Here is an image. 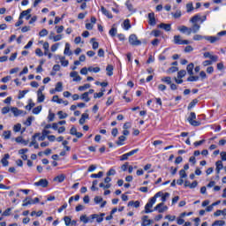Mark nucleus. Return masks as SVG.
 <instances>
[{
  "instance_id": "f257e3e1",
  "label": "nucleus",
  "mask_w": 226,
  "mask_h": 226,
  "mask_svg": "<svg viewBox=\"0 0 226 226\" xmlns=\"http://www.w3.org/2000/svg\"><path fill=\"white\" fill-rule=\"evenodd\" d=\"M195 119H197V115L195 114V112H191L190 116L187 118L188 123L192 126H200V122H199Z\"/></svg>"
},
{
  "instance_id": "f03ea898",
  "label": "nucleus",
  "mask_w": 226,
  "mask_h": 226,
  "mask_svg": "<svg viewBox=\"0 0 226 226\" xmlns=\"http://www.w3.org/2000/svg\"><path fill=\"white\" fill-rule=\"evenodd\" d=\"M129 43L130 45H132L133 47H139V45H142V41L139 40L137 35L135 34H132L129 36Z\"/></svg>"
},
{
  "instance_id": "7ed1b4c3",
  "label": "nucleus",
  "mask_w": 226,
  "mask_h": 226,
  "mask_svg": "<svg viewBox=\"0 0 226 226\" xmlns=\"http://www.w3.org/2000/svg\"><path fill=\"white\" fill-rule=\"evenodd\" d=\"M38 202H40V199L39 198H34V200L29 199V198H26L23 200L22 207H26L27 206H31L32 204H38Z\"/></svg>"
},
{
  "instance_id": "20e7f679",
  "label": "nucleus",
  "mask_w": 226,
  "mask_h": 226,
  "mask_svg": "<svg viewBox=\"0 0 226 226\" xmlns=\"http://www.w3.org/2000/svg\"><path fill=\"white\" fill-rule=\"evenodd\" d=\"M168 210H169V207L165 206V204L163 203L157 204L154 208V211H158V213H165V211H168Z\"/></svg>"
},
{
  "instance_id": "39448f33",
  "label": "nucleus",
  "mask_w": 226,
  "mask_h": 226,
  "mask_svg": "<svg viewBox=\"0 0 226 226\" xmlns=\"http://www.w3.org/2000/svg\"><path fill=\"white\" fill-rule=\"evenodd\" d=\"M40 132H37L33 136V139L29 144V147H33L34 146V149H40V145H38V142L36 141V138L40 137Z\"/></svg>"
},
{
  "instance_id": "423d86ee",
  "label": "nucleus",
  "mask_w": 226,
  "mask_h": 226,
  "mask_svg": "<svg viewBox=\"0 0 226 226\" xmlns=\"http://www.w3.org/2000/svg\"><path fill=\"white\" fill-rule=\"evenodd\" d=\"M55 59L56 60H59L60 61V63H61V64L64 67V68H66V66H68L69 64H70V62L68 61V60H66V57L65 56H61V55H56V56H55Z\"/></svg>"
},
{
  "instance_id": "0eeeda50",
  "label": "nucleus",
  "mask_w": 226,
  "mask_h": 226,
  "mask_svg": "<svg viewBox=\"0 0 226 226\" xmlns=\"http://www.w3.org/2000/svg\"><path fill=\"white\" fill-rule=\"evenodd\" d=\"M103 216H105L104 213H102L100 215H98V214H94L90 215V218L92 222L96 220L97 223H102V222H103Z\"/></svg>"
},
{
  "instance_id": "6e6552de",
  "label": "nucleus",
  "mask_w": 226,
  "mask_h": 226,
  "mask_svg": "<svg viewBox=\"0 0 226 226\" xmlns=\"http://www.w3.org/2000/svg\"><path fill=\"white\" fill-rule=\"evenodd\" d=\"M177 30L184 34H186L187 36H190V34H192V28H189L186 26H180L177 27Z\"/></svg>"
},
{
  "instance_id": "1a4fd4ad",
  "label": "nucleus",
  "mask_w": 226,
  "mask_h": 226,
  "mask_svg": "<svg viewBox=\"0 0 226 226\" xmlns=\"http://www.w3.org/2000/svg\"><path fill=\"white\" fill-rule=\"evenodd\" d=\"M34 186H41V188H47L49 186V181L45 178L40 179L38 182H35Z\"/></svg>"
},
{
  "instance_id": "9d476101",
  "label": "nucleus",
  "mask_w": 226,
  "mask_h": 226,
  "mask_svg": "<svg viewBox=\"0 0 226 226\" xmlns=\"http://www.w3.org/2000/svg\"><path fill=\"white\" fill-rule=\"evenodd\" d=\"M203 57H205V59H210V61L218 62V56L212 55L211 52H205Z\"/></svg>"
},
{
  "instance_id": "9b49d317",
  "label": "nucleus",
  "mask_w": 226,
  "mask_h": 226,
  "mask_svg": "<svg viewBox=\"0 0 226 226\" xmlns=\"http://www.w3.org/2000/svg\"><path fill=\"white\" fill-rule=\"evenodd\" d=\"M220 36L222 35H218V34L217 36H204V40H207L210 43H216V41H220Z\"/></svg>"
},
{
  "instance_id": "f8f14e48",
  "label": "nucleus",
  "mask_w": 226,
  "mask_h": 226,
  "mask_svg": "<svg viewBox=\"0 0 226 226\" xmlns=\"http://www.w3.org/2000/svg\"><path fill=\"white\" fill-rule=\"evenodd\" d=\"M141 226H149L153 223V220H150L148 215H144L141 218Z\"/></svg>"
},
{
  "instance_id": "ddd939ff",
  "label": "nucleus",
  "mask_w": 226,
  "mask_h": 226,
  "mask_svg": "<svg viewBox=\"0 0 226 226\" xmlns=\"http://www.w3.org/2000/svg\"><path fill=\"white\" fill-rule=\"evenodd\" d=\"M70 77H72L73 79V82H80L82 80V78L79 75V72L76 71H73L70 73Z\"/></svg>"
},
{
  "instance_id": "4468645a",
  "label": "nucleus",
  "mask_w": 226,
  "mask_h": 226,
  "mask_svg": "<svg viewBox=\"0 0 226 226\" xmlns=\"http://www.w3.org/2000/svg\"><path fill=\"white\" fill-rule=\"evenodd\" d=\"M148 24L150 26H156V18H154V12L148 13Z\"/></svg>"
},
{
  "instance_id": "2eb2a0df",
  "label": "nucleus",
  "mask_w": 226,
  "mask_h": 226,
  "mask_svg": "<svg viewBox=\"0 0 226 226\" xmlns=\"http://www.w3.org/2000/svg\"><path fill=\"white\" fill-rule=\"evenodd\" d=\"M153 203H151V201H148L147 204H146V206H145V211H144V213L146 214V215H149V213H153V211H154V210H153V209H151L152 207H153Z\"/></svg>"
},
{
  "instance_id": "dca6fc26",
  "label": "nucleus",
  "mask_w": 226,
  "mask_h": 226,
  "mask_svg": "<svg viewBox=\"0 0 226 226\" xmlns=\"http://www.w3.org/2000/svg\"><path fill=\"white\" fill-rule=\"evenodd\" d=\"M158 27H160V29H163L164 31H167V32H169L172 29L170 24H165V23H161L160 25H158Z\"/></svg>"
},
{
  "instance_id": "f3484780",
  "label": "nucleus",
  "mask_w": 226,
  "mask_h": 226,
  "mask_svg": "<svg viewBox=\"0 0 226 226\" xmlns=\"http://www.w3.org/2000/svg\"><path fill=\"white\" fill-rule=\"evenodd\" d=\"M101 11L102 13H103L105 15V17H107L108 19H112V13H110V11H109L107 9H105V7L102 6L101 7Z\"/></svg>"
},
{
  "instance_id": "a211bd4d",
  "label": "nucleus",
  "mask_w": 226,
  "mask_h": 226,
  "mask_svg": "<svg viewBox=\"0 0 226 226\" xmlns=\"http://www.w3.org/2000/svg\"><path fill=\"white\" fill-rule=\"evenodd\" d=\"M10 158V154H5L4 157L1 160V163L2 165H4V167H8L9 162L8 160Z\"/></svg>"
},
{
  "instance_id": "6ab92c4d",
  "label": "nucleus",
  "mask_w": 226,
  "mask_h": 226,
  "mask_svg": "<svg viewBox=\"0 0 226 226\" xmlns=\"http://www.w3.org/2000/svg\"><path fill=\"white\" fill-rule=\"evenodd\" d=\"M64 54V56H72V54H73L72 52V50L70 49V43H68V42L65 43Z\"/></svg>"
},
{
  "instance_id": "aec40b11",
  "label": "nucleus",
  "mask_w": 226,
  "mask_h": 226,
  "mask_svg": "<svg viewBox=\"0 0 226 226\" xmlns=\"http://www.w3.org/2000/svg\"><path fill=\"white\" fill-rule=\"evenodd\" d=\"M128 207H140V201L139 200H136V201H133V200H131L128 202Z\"/></svg>"
},
{
  "instance_id": "412c9836",
  "label": "nucleus",
  "mask_w": 226,
  "mask_h": 226,
  "mask_svg": "<svg viewBox=\"0 0 226 226\" xmlns=\"http://www.w3.org/2000/svg\"><path fill=\"white\" fill-rule=\"evenodd\" d=\"M80 222H82L83 223H93V220H89V218L87 217V215H83L79 217Z\"/></svg>"
},
{
  "instance_id": "4be33fe9",
  "label": "nucleus",
  "mask_w": 226,
  "mask_h": 226,
  "mask_svg": "<svg viewBox=\"0 0 226 226\" xmlns=\"http://www.w3.org/2000/svg\"><path fill=\"white\" fill-rule=\"evenodd\" d=\"M106 71H107V75L109 77H112V75H114V67L111 65V64H109L107 67H106Z\"/></svg>"
},
{
  "instance_id": "5701e85b",
  "label": "nucleus",
  "mask_w": 226,
  "mask_h": 226,
  "mask_svg": "<svg viewBox=\"0 0 226 226\" xmlns=\"http://www.w3.org/2000/svg\"><path fill=\"white\" fill-rule=\"evenodd\" d=\"M123 26H124L123 27L125 31L132 29V25L130 24V19H124Z\"/></svg>"
},
{
  "instance_id": "b1692460",
  "label": "nucleus",
  "mask_w": 226,
  "mask_h": 226,
  "mask_svg": "<svg viewBox=\"0 0 226 226\" xmlns=\"http://www.w3.org/2000/svg\"><path fill=\"white\" fill-rule=\"evenodd\" d=\"M193 68H195L193 63H191L187 65L186 70L189 75H193Z\"/></svg>"
},
{
  "instance_id": "393cba45",
  "label": "nucleus",
  "mask_w": 226,
  "mask_h": 226,
  "mask_svg": "<svg viewBox=\"0 0 226 226\" xmlns=\"http://www.w3.org/2000/svg\"><path fill=\"white\" fill-rule=\"evenodd\" d=\"M125 6L129 10V11H132L133 13H135V8H133V4H132V3H130V0H127L125 2Z\"/></svg>"
},
{
  "instance_id": "a878e982",
  "label": "nucleus",
  "mask_w": 226,
  "mask_h": 226,
  "mask_svg": "<svg viewBox=\"0 0 226 226\" xmlns=\"http://www.w3.org/2000/svg\"><path fill=\"white\" fill-rule=\"evenodd\" d=\"M182 41H183V40H181V35H175L174 36L173 43H175V45H181Z\"/></svg>"
},
{
  "instance_id": "bb28decb",
  "label": "nucleus",
  "mask_w": 226,
  "mask_h": 226,
  "mask_svg": "<svg viewBox=\"0 0 226 226\" xmlns=\"http://www.w3.org/2000/svg\"><path fill=\"white\" fill-rule=\"evenodd\" d=\"M31 11H33L32 9H27L26 11H23L19 15V19H24V17H27V15L31 14Z\"/></svg>"
},
{
  "instance_id": "cd10ccee",
  "label": "nucleus",
  "mask_w": 226,
  "mask_h": 226,
  "mask_svg": "<svg viewBox=\"0 0 226 226\" xmlns=\"http://www.w3.org/2000/svg\"><path fill=\"white\" fill-rule=\"evenodd\" d=\"M64 179H66V177L63 174L58 175L57 177H56L54 178V181H57L58 183H63V181H64Z\"/></svg>"
},
{
  "instance_id": "c85d7f7f",
  "label": "nucleus",
  "mask_w": 226,
  "mask_h": 226,
  "mask_svg": "<svg viewBox=\"0 0 226 226\" xmlns=\"http://www.w3.org/2000/svg\"><path fill=\"white\" fill-rule=\"evenodd\" d=\"M56 93H61L63 91V82L59 81L56 84L55 87Z\"/></svg>"
},
{
  "instance_id": "c756f323",
  "label": "nucleus",
  "mask_w": 226,
  "mask_h": 226,
  "mask_svg": "<svg viewBox=\"0 0 226 226\" xmlns=\"http://www.w3.org/2000/svg\"><path fill=\"white\" fill-rule=\"evenodd\" d=\"M192 33H199V31L200 30V25L197 24V23H194L193 26H192Z\"/></svg>"
},
{
  "instance_id": "7c9ffc66",
  "label": "nucleus",
  "mask_w": 226,
  "mask_h": 226,
  "mask_svg": "<svg viewBox=\"0 0 226 226\" xmlns=\"http://www.w3.org/2000/svg\"><path fill=\"white\" fill-rule=\"evenodd\" d=\"M124 140H126V136H120L118 137V140L117 141V146H123L124 144Z\"/></svg>"
},
{
  "instance_id": "2f4dec72",
  "label": "nucleus",
  "mask_w": 226,
  "mask_h": 226,
  "mask_svg": "<svg viewBox=\"0 0 226 226\" xmlns=\"http://www.w3.org/2000/svg\"><path fill=\"white\" fill-rule=\"evenodd\" d=\"M38 103H43L45 102V95L43 94H37Z\"/></svg>"
},
{
  "instance_id": "473e14b6",
  "label": "nucleus",
  "mask_w": 226,
  "mask_h": 226,
  "mask_svg": "<svg viewBox=\"0 0 226 226\" xmlns=\"http://www.w3.org/2000/svg\"><path fill=\"white\" fill-rule=\"evenodd\" d=\"M81 100H84V102H86L87 103L88 102H90V98H89V93L85 92L82 95H81Z\"/></svg>"
},
{
  "instance_id": "72a5a7b5",
  "label": "nucleus",
  "mask_w": 226,
  "mask_h": 226,
  "mask_svg": "<svg viewBox=\"0 0 226 226\" xmlns=\"http://www.w3.org/2000/svg\"><path fill=\"white\" fill-rule=\"evenodd\" d=\"M198 103H199V100L197 99L192 100L188 105V110H191V109H193V107H195V105Z\"/></svg>"
},
{
  "instance_id": "f704fd0d",
  "label": "nucleus",
  "mask_w": 226,
  "mask_h": 226,
  "mask_svg": "<svg viewBox=\"0 0 226 226\" xmlns=\"http://www.w3.org/2000/svg\"><path fill=\"white\" fill-rule=\"evenodd\" d=\"M169 197H170V193L169 192H165L162 196V203L161 204H165V202H167V199H169Z\"/></svg>"
},
{
  "instance_id": "c9c22d12",
  "label": "nucleus",
  "mask_w": 226,
  "mask_h": 226,
  "mask_svg": "<svg viewBox=\"0 0 226 226\" xmlns=\"http://www.w3.org/2000/svg\"><path fill=\"white\" fill-rule=\"evenodd\" d=\"M11 110L15 117L20 116V114H22V110L18 109L17 108H11Z\"/></svg>"
},
{
  "instance_id": "e433bc0d",
  "label": "nucleus",
  "mask_w": 226,
  "mask_h": 226,
  "mask_svg": "<svg viewBox=\"0 0 226 226\" xmlns=\"http://www.w3.org/2000/svg\"><path fill=\"white\" fill-rule=\"evenodd\" d=\"M3 137L5 139V140H8L11 137V131H4L3 133Z\"/></svg>"
},
{
  "instance_id": "4c0bfd02",
  "label": "nucleus",
  "mask_w": 226,
  "mask_h": 226,
  "mask_svg": "<svg viewBox=\"0 0 226 226\" xmlns=\"http://www.w3.org/2000/svg\"><path fill=\"white\" fill-rule=\"evenodd\" d=\"M90 41L92 43V49L94 50H96V49H98V47H100V44L98 43V41H94V38H92Z\"/></svg>"
},
{
  "instance_id": "58836bf2",
  "label": "nucleus",
  "mask_w": 226,
  "mask_h": 226,
  "mask_svg": "<svg viewBox=\"0 0 226 226\" xmlns=\"http://www.w3.org/2000/svg\"><path fill=\"white\" fill-rule=\"evenodd\" d=\"M57 116L59 119H66V117H68V114L63 111H58Z\"/></svg>"
},
{
  "instance_id": "ea45409f",
  "label": "nucleus",
  "mask_w": 226,
  "mask_h": 226,
  "mask_svg": "<svg viewBox=\"0 0 226 226\" xmlns=\"http://www.w3.org/2000/svg\"><path fill=\"white\" fill-rule=\"evenodd\" d=\"M199 79V76L190 75V77L187 79V82H197Z\"/></svg>"
},
{
  "instance_id": "a19ab883",
  "label": "nucleus",
  "mask_w": 226,
  "mask_h": 226,
  "mask_svg": "<svg viewBox=\"0 0 226 226\" xmlns=\"http://www.w3.org/2000/svg\"><path fill=\"white\" fill-rule=\"evenodd\" d=\"M223 225H225V221H222V220L215 221L212 224V226H223Z\"/></svg>"
},
{
  "instance_id": "79ce46f5",
  "label": "nucleus",
  "mask_w": 226,
  "mask_h": 226,
  "mask_svg": "<svg viewBox=\"0 0 226 226\" xmlns=\"http://www.w3.org/2000/svg\"><path fill=\"white\" fill-rule=\"evenodd\" d=\"M91 87L90 84H85L84 86L79 87L78 90L79 91H86V89H89Z\"/></svg>"
},
{
  "instance_id": "37998d69",
  "label": "nucleus",
  "mask_w": 226,
  "mask_h": 226,
  "mask_svg": "<svg viewBox=\"0 0 226 226\" xmlns=\"http://www.w3.org/2000/svg\"><path fill=\"white\" fill-rule=\"evenodd\" d=\"M215 63V61L212 60H205L202 62V66L206 67V66H211V64H213Z\"/></svg>"
},
{
  "instance_id": "c03bdc74",
  "label": "nucleus",
  "mask_w": 226,
  "mask_h": 226,
  "mask_svg": "<svg viewBox=\"0 0 226 226\" xmlns=\"http://www.w3.org/2000/svg\"><path fill=\"white\" fill-rule=\"evenodd\" d=\"M199 20H200V17L195 15L190 19V22H192V24H197Z\"/></svg>"
},
{
  "instance_id": "a18cd8bd",
  "label": "nucleus",
  "mask_w": 226,
  "mask_h": 226,
  "mask_svg": "<svg viewBox=\"0 0 226 226\" xmlns=\"http://www.w3.org/2000/svg\"><path fill=\"white\" fill-rule=\"evenodd\" d=\"M33 114L38 115L41 112V106H37L32 110Z\"/></svg>"
},
{
  "instance_id": "49530a36",
  "label": "nucleus",
  "mask_w": 226,
  "mask_h": 226,
  "mask_svg": "<svg viewBox=\"0 0 226 226\" xmlns=\"http://www.w3.org/2000/svg\"><path fill=\"white\" fill-rule=\"evenodd\" d=\"M21 129H22V124H17L13 126V132H15L16 133H18V132H20Z\"/></svg>"
},
{
  "instance_id": "de8ad7c7",
  "label": "nucleus",
  "mask_w": 226,
  "mask_h": 226,
  "mask_svg": "<svg viewBox=\"0 0 226 226\" xmlns=\"http://www.w3.org/2000/svg\"><path fill=\"white\" fill-rule=\"evenodd\" d=\"M102 176H103V171H100L98 174H92L91 177L93 179H96V178L102 177Z\"/></svg>"
},
{
  "instance_id": "09e8293b",
  "label": "nucleus",
  "mask_w": 226,
  "mask_h": 226,
  "mask_svg": "<svg viewBox=\"0 0 226 226\" xmlns=\"http://www.w3.org/2000/svg\"><path fill=\"white\" fill-rule=\"evenodd\" d=\"M100 188H103V190H109V188H110V186H112L111 184H103V183H101L99 185Z\"/></svg>"
},
{
  "instance_id": "8fccbe9b",
  "label": "nucleus",
  "mask_w": 226,
  "mask_h": 226,
  "mask_svg": "<svg viewBox=\"0 0 226 226\" xmlns=\"http://www.w3.org/2000/svg\"><path fill=\"white\" fill-rule=\"evenodd\" d=\"M55 117H56V114L51 113V112L49 111V116H48V121H49V123H52V121H54Z\"/></svg>"
},
{
  "instance_id": "3c124183",
  "label": "nucleus",
  "mask_w": 226,
  "mask_h": 226,
  "mask_svg": "<svg viewBox=\"0 0 226 226\" xmlns=\"http://www.w3.org/2000/svg\"><path fill=\"white\" fill-rule=\"evenodd\" d=\"M186 75V71L181 70L177 72V79H183Z\"/></svg>"
},
{
  "instance_id": "603ef678",
  "label": "nucleus",
  "mask_w": 226,
  "mask_h": 226,
  "mask_svg": "<svg viewBox=\"0 0 226 226\" xmlns=\"http://www.w3.org/2000/svg\"><path fill=\"white\" fill-rule=\"evenodd\" d=\"M109 33L110 36L114 37V36H116V34H117V28L112 27V28L109 30Z\"/></svg>"
},
{
  "instance_id": "864d4df0",
  "label": "nucleus",
  "mask_w": 226,
  "mask_h": 226,
  "mask_svg": "<svg viewBox=\"0 0 226 226\" xmlns=\"http://www.w3.org/2000/svg\"><path fill=\"white\" fill-rule=\"evenodd\" d=\"M162 81L166 84H172V79L170 77H164L162 79Z\"/></svg>"
},
{
  "instance_id": "5fc2aeb1",
  "label": "nucleus",
  "mask_w": 226,
  "mask_h": 226,
  "mask_svg": "<svg viewBox=\"0 0 226 226\" xmlns=\"http://www.w3.org/2000/svg\"><path fill=\"white\" fill-rule=\"evenodd\" d=\"M215 167H216V169L222 170L223 169V162H222V161H217L215 162Z\"/></svg>"
},
{
  "instance_id": "6e6d98bb",
  "label": "nucleus",
  "mask_w": 226,
  "mask_h": 226,
  "mask_svg": "<svg viewBox=\"0 0 226 226\" xmlns=\"http://www.w3.org/2000/svg\"><path fill=\"white\" fill-rule=\"evenodd\" d=\"M49 34V31L45 28H43L40 33L39 35L43 38L44 36H47Z\"/></svg>"
},
{
  "instance_id": "4d7b16f0",
  "label": "nucleus",
  "mask_w": 226,
  "mask_h": 226,
  "mask_svg": "<svg viewBox=\"0 0 226 226\" xmlns=\"http://www.w3.org/2000/svg\"><path fill=\"white\" fill-rule=\"evenodd\" d=\"M33 119H34V117H29L26 121L25 122L26 126H31L32 123H33Z\"/></svg>"
},
{
  "instance_id": "13d9d810",
  "label": "nucleus",
  "mask_w": 226,
  "mask_h": 226,
  "mask_svg": "<svg viewBox=\"0 0 226 226\" xmlns=\"http://www.w3.org/2000/svg\"><path fill=\"white\" fill-rule=\"evenodd\" d=\"M179 176L181 179H185L188 175H186V171L185 170H180Z\"/></svg>"
},
{
  "instance_id": "bf43d9fd",
  "label": "nucleus",
  "mask_w": 226,
  "mask_h": 226,
  "mask_svg": "<svg viewBox=\"0 0 226 226\" xmlns=\"http://www.w3.org/2000/svg\"><path fill=\"white\" fill-rule=\"evenodd\" d=\"M193 40H194V41H200V40H204V36H202L200 34H195L193 36Z\"/></svg>"
},
{
  "instance_id": "052dcab7",
  "label": "nucleus",
  "mask_w": 226,
  "mask_h": 226,
  "mask_svg": "<svg viewBox=\"0 0 226 226\" xmlns=\"http://www.w3.org/2000/svg\"><path fill=\"white\" fill-rule=\"evenodd\" d=\"M165 220H169V222H174L176 220V215H167L165 216Z\"/></svg>"
},
{
  "instance_id": "680f3d73",
  "label": "nucleus",
  "mask_w": 226,
  "mask_h": 226,
  "mask_svg": "<svg viewBox=\"0 0 226 226\" xmlns=\"http://www.w3.org/2000/svg\"><path fill=\"white\" fill-rule=\"evenodd\" d=\"M186 8H187V13H190V11H193V4L192 3L187 4Z\"/></svg>"
},
{
  "instance_id": "e2e57ef3",
  "label": "nucleus",
  "mask_w": 226,
  "mask_h": 226,
  "mask_svg": "<svg viewBox=\"0 0 226 226\" xmlns=\"http://www.w3.org/2000/svg\"><path fill=\"white\" fill-rule=\"evenodd\" d=\"M26 93H27V91H26V90L19 91V94L18 96L19 100H22V98H24V96H26Z\"/></svg>"
},
{
  "instance_id": "0e129e2a",
  "label": "nucleus",
  "mask_w": 226,
  "mask_h": 226,
  "mask_svg": "<svg viewBox=\"0 0 226 226\" xmlns=\"http://www.w3.org/2000/svg\"><path fill=\"white\" fill-rule=\"evenodd\" d=\"M34 107V102L32 100L29 101V104L26 106V110H31Z\"/></svg>"
},
{
  "instance_id": "69168bd1",
  "label": "nucleus",
  "mask_w": 226,
  "mask_h": 226,
  "mask_svg": "<svg viewBox=\"0 0 226 226\" xmlns=\"http://www.w3.org/2000/svg\"><path fill=\"white\" fill-rule=\"evenodd\" d=\"M182 13L181 11H177L175 13H172V16L174 17V19H180Z\"/></svg>"
},
{
  "instance_id": "338daca9",
  "label": "nucleus",
  "mask_w": 226,
  "mask_h": 226,
  "mask_svg": "<svg viewBox=\"0 0 226 226\" xmlns=\"http://www.w3.org/2000/svg\"><path fill=\"white\" fill-rule=\"evenodd\" d=\"M35 54L39 56V57H42L43 56V51H41V49L38 48L35 49Z\"/></svg>"
},
{
  "instance_id": "774afa93",
  "label": "nucleus",
  "mask_w": 226,
  "mask_h": 226,
  "mask_svg": "<svg viewBox=\"0 0 226 226\" xmlns=\"http://www.w3.org/2000/svg\"><path fill=\"white\" fill-rule=\"evenodd\" d=\"M103 91H105V89H102V92L95 93L94 98H102V96H103Z\"/></svg>"
}]
</instances>
